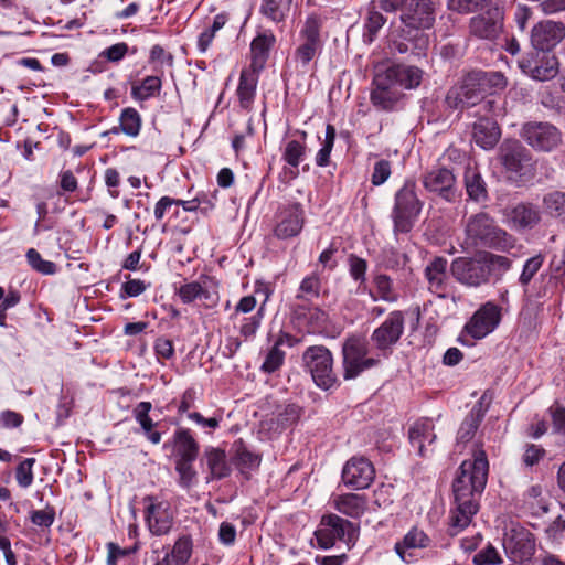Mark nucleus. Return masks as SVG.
Listing matches in <instances>:
<instances>
[{"instance_id":"nucleus-1","label":"nucleus","mask_w":565,"mask_h":565,"mask_svg":"<svg viewBox=\"0 0 565 565\" xmlns=\"http://www.w3.org/2000/svg\"><path fill=\"white\" fill-rule=\"evenodd\" d=\"M422 77L420 68L403 64L377 72L373 78L371 103L381 110H393L404 96L403 89L419 86Z\"/></svg>"},{"instance_id":"nucleus-2","label":"nucleus","mask_w":565,"mask_h":565,"mask_svg":"<svg viewBox=\"0 0 565 565\" xmlns=\"http://www.w3.org/2000/svg\"><path fill=\"white\" fill-rule=\"evenodd\" d=\"M466 243L470 246H484L500 252H510L515 247L516 238L497 225L494 218L486 212L468 217L465 227Z\"/></svg>"},{"instance_id":"nucleus-3","label":"nucleus","mask_w":565,"mask_h":565,"mask_svg":"<svg viewBox=\"0 0 565 565\" xmlns=\"http://www.w3.org/2000/svg\"><path fill=\"white\" fill-rule=\"evenodd\" d=\"M489 473V461L484 450L479 449L471 459L461 462L452 482L454 497L480 499Z\"/></svg>"},{"instance_id":"nucleus-4","label":"nucleus","mask_w":565,"mask_h":565,"mask_svg":"<svg viewBox=\"0 0 565 565\" xmlns=\"http://www.w3.org/2000/svg\"><path fill=\"white\" fill-rule=\"evenodd\" d=\"M423 209V202L416 193V182L406 180L394 195L391 217L395 235L406 234L414 227Z\"/></svg>"},{"instance_id":"nucleus-5","label":"nucleus","mask_w":565,"mask_h":565,"mask_svg":"<svg viewBox=\"0 0 565 565\" xmlns=\"http://www.w3.org/2000/svg\"><path fill=\"white\" fill-rule=\"evenodd\" d=\"M381 354L369 356V343L363 337L352 335L342 345V366L344 380H353L364 371L377 366Z\"/></svg>"},{"instance_id":"nucleus-6","label":"nucleus","mask_w":565,"mask_h":565,"mask_svg":"<svg viewBox=\"0 0 565 565\" xmlns=\"http://www.w3.org/2000/svg\"><path fill=\"white\" fill-rule=\"evenodd\" d=\"M315 536L321 548H330L338 541L343 542L350 548L358 539V529L352 522L337 514H327L321 518Z\"/></svg>"},{"instance_id":"nucleus-7","label":"nucleus","mask_w":565,"mask_h":565,"mask_svg":"<svg viewBox=\"0 0 565 565\" xmlns=\"http://www.w3.org/2000/svg\"><path fill=\"white\" fill-rule=\"evenodd\" d=\"M302 361L317 386L322 390H329L334 386L337 375L333 372V358L326 347H309L303 352Z\"/></svg>"},{"instance_id":"nucleus-8","label":"nucleus","mask_w":565,"mask_h":565,"mask_svg":"<svg viewBox=\"0 0 565 565\" xmlns=\"http://www.w3.org/2000/svg\"><path fill=\"white\" fill-rule=\"evenodd\" d=\"M509 180L519 182L532 171V157L519 140H504L498 152Z\"/></svg>"},{"instance_id":"nucleus-9","label":"nucleus","mask_w":565,"mask_h":565,"mask_svg":"<svg viewBox=\"0 0 565 565\" xmlns=\"http://www.w3.org/2000/svg\"><path fill=\"white\" fill-rule=\"evenodd\" d=\"M487 95L476 71L463 77L461 83L451 87L446 95V104L452 109H463L479 104Z\"/></svg>"},{"instance_id":"nucleus-10","label":"nucleus","mask_w":565,"mask_h":565,"mask_svg":"<svg viewBox=\"0 0 565 565\" xmlns=\"http://www.w3.org/2000/svg\"><path fill=\"white\" fill-rule=\"evenodd\" d=\"M522 72L536 81L553 79L559 72V61L551 52L533 51L519 60Z\"/></svg>"},{"instance_id":"nucleus-11","label":"nucleus","mask_w":565,"mask_h":565,"mask_svg":"<svg viewBox=\"0 0 565 565\" xmlns=\"http://www.w3.org/2000/svg\"><path fill=\"white\" fill-rule=\"evenodd\" d=\"M404 313L399 310H394L390 312L382 324L372 332L371 340L383 358H387L391 354L392 348L401 339L404 332Z\"/></svg>"},{"instance_id":"nucleus-12","label":"nucleus","mask_w":565,"mask_h":565,"mask_svg":"<svg viewBox=\"0 0 565 565\" xmlns=\"http://www.w3.org/2000/svg\"><path fill=\"white\" fill-rule=\"evenodd\" d=\"M450 273L458 282L468 287H479L489 281L481 253L473 257L460 256L455 258L450 265Z\"/></svg>"},{"instance_id":"nucleus-13","label":"nucleus","mask_w":565,"mask_h":565,"mask_svg":"<svg viewBox=\"0 0 565 565\" xmlns=\"http://www.w3.org/2000/svg\"><path fill=\"white\" fill-rule=\"evenodd\" d=\"M504 11L497 3L491 2L484 12L470 19V33L479 39L494 40L503 31Z\"/></svg>"},{"instance_id":"nucleus-14","label":"nucleus","mask_w":565,"mask_h":565,"mask_svg":"<svg viewBox=\"0 0 565 565\" xmlns=\"http://www.w3.org/2000/svg\"><path fill=\"white\" fill-rule=\"evenodd\" d=\"M521 136L533 149L545 152L552 151L562 142L561 131L550 122H526L522 127Z\"/></svg>"},{"instance_id":"nucleus-15","label":"nucleus","mask_w":565,"mask_h":565,"mask_svg":"<svg viewBox=\"0 0 565 565\" xmlns=\"http://www.w3.org/2000/svg\"><path fill=\"white\" fill-rule=\"evenodd\" d=\"M542 221V211L532 202H519L502 211V222L513 231L533 230Z\"/></svg>"},{"instance_id":"nucleus-16","label":"nucleus","mask_w":565,"mask_h":565,"mask_svg":"<svg viewBox=\"0 0 565 565\" xmlns=\"http://www.w3.org/2000/svg\"><path fill=\"white\" fill-rule=\"evenodd\" d=\"M565 39V24L561 21L542 20L530 33L531 46L535 51L552 52Z\"/></svg>"},{"instance_id":"nucleus-17","label":"nucleus","mask_w":565,"mask_h":565,"mask_svg":"<svg viewBox=\"0 0 565 565\" xmlns=\"http://www.w3.org/2000/svg\"><path fill=\"white\" fill-rule=\"evenodd\" d=\"M503 546L514 561L523 562L533 555L535 540L527 529L513 524L504 533Z\"/></svg>"},{"instance_id":"nucleus-18","label":"nucleus","mask_w":565,"mask_h":565,"mask_svg":"<svg viewBox=\"0 0 565 565\" xmlns=\"http://www.w3.org/2000/svg\"><path fill=\"white\" fill-rule=\"evenodd\" d=\"M500 320V308L492 302H487L473 313L466 323L465 330L473 339H482L498 327Z\"/></svg>"},{"instance_id":"nucleus-19","label":"nucleus","mask_w":565,"mask_h":565,"mask_svg":"<svg viewBox=\"0 0 565 565\" xmlns=\"http://www.w3.org/2000/svg\"><path fill=\"white\" fill-rule=\"evenodd\" d=\"M199 443L190 429L179 428V477L186 484L196 476L192 463L198 458Z\"/></svg>"},{"instance_id":"nucleus-20","label":"nucleus","mask_w":565,"mask_h":565,"mask_svg":"<svg viewBox=\"0 0 565 565\" xmlns=\"http://www.w3.org/2000/svg\"><path fill=\"white\" fill-rule=\"evenodd\" d=\"M375 470L372 462L364 457H352L342 469V480L353 489H366L373 482Z\"/></svg>"},{"instance_id":"nucleus-21","label":"nucleus","mask_w":565,"mask_h":565,"mask_svg":"<svg viewBox=\"0 0 565 565\" xmlns=\"http://www.w3.org/2000/svg\"><path fill=\"white\" fill-rule=\"evenodd\" d=\"M303 224L305 215L300 204H291L277 213L274 234L279 239H288L298 236Z\"/></svg>"},{"instance_id":"nucleus-22","label":"nucleus","mask_w":565,"mask_h":565,"mask_svg":"<svg viewBox=\"0 0 565 565\" xmlns=\"http://www.w3.org/2000/svg\"><path fill=\"white\" fill-rule=\"evenodd\" d=\"M402 21L414 29H429L435 22L434 8L430 0H407L404 2Z\"/></svg>"},{"instance_id":"nucleus-23","label":"nucleus","mask_w":565,"mask_h":565,"mask_svg":"<svg viewBox=\"0 0 565 565\" xmlns=\"http://www.w3.org/2000/svg\"><path fill=\"white\" fill-rule=\"evenodd\" d=\"M454 508L449 515V534L457 535L463 531L479 511V499L454 497Z\"/></svg>"},{"instance_id":"nucleus-24","label":"nucleus","mask_w":565,"mask_h":565,"mask_svg":"<svg viewBox=\"0 0 565 565\" xmlns=\"http://www.w3.org/2000/svg\"><path fill=\"white\" fill-rule=\"evenodd\" d=\"M423 184L429 192L439 194L447 201L456 196V178L447 168H435L424 175Z\"/></svg>"},{"instance_id":"nucleus-25","label":"nucleus","mask_w":565,"mask_h":565,"mask_svg":"<svg viewBox=\"0 0 565 565\" xmlns=\"http://www.w3.org/2000/svg\"><path fill=\"white\" fill-rule=\"evenodd\" d=\"M307 134L301 132V140H287L282 147V160L285 166L281 171L284 180H295L299 175L298 167L306 157Z\"/></svg>"},{"instance_id":"nucleus-26","label":"nucleus","mask_w":565,"mask_h":565,"mask_svg":"<svg viewBox=\"0 0 565 565\" xmlns=\"http://www.w3.org/2000/svg\"><path fill=\"white\" fill-rule=\"evenodd\" d=\"M408 438L412 447L417 450L419 456L424 457L433 452L434 448L431 446L437 438L434 420L422 418L414 423L409 428Z\"/></svg>"},{"instance_id":"nucleus-27","label":"nucleus","mask_w":565,"mask_h":565,"mask_svg":"<svg viewBox=\"0 0 565 565\" xmlns=\"http://www.w3.org/2000/svg\"><path fill=\"white\" fill-rule=\"evenodd\" d=\"M298 343L299 339L287 332L280 331L273 347L266 353L260 370L269 374L279 370L284 364L286 356V352L282 350V347L292 348Z\"/></svg>"},{"instance_id":"nucleus-28","label":"nucleus","mask_w":565,"mask_h":565,"mask_svg":"<svg viewBox=\"0 0 565 565\" xmlns=\"http://www.w3.org/2000/svg\"><path fill=\"white\" fill-rule=\"evenodd\" d=\"M429 544V536L423 530L413 527L402 541L395 543L394 550L403 562L411 563L415 557L414 550L428 547Z\"/></svg>"},{"instance_id":"nucleus-29","label":"nucleus","mask_w":565,"mask_h":565,"mask_svg":"<svg viewBox=\"0 0 565 565\" xmlns=\"http://www.w3.org/2000/svg\"><path fill=\"white\" fill-rule=\"evenodd\" d=\"M259 72L253 67L244 68L241 72L236 95L244 109H250L255 100Z\"/></svg>"},{"instance_id":"nucleus-30","label":"nucleus","mask_w":565,"mask_h":565,"mask_svg":"<svg viewBox=\"0 0 565 565\" xmlns=\"http://www.w3.org/2000/svg\"><path fill=\"white\" fill-rule=\"evenodd\" d=\"M275 43L276 38L270 31L259 33L250 43L249 67L262 71Z\"/></svg>"},{"instance_id":"nucleus-31","label":"nucleus","mask_w":565,"mask_h":565,"mask_svg":"<svg viewBox=\"0 0 565 565\" xmlns=\"http://www.w3.org/2000/svg\"><path fill=\"white\" fill-rule=\"evenodd\" d=\"M500 128L491 119L482 118L473 125V139L483 149H492L500 139Z\"/></svg>"},{"instance_id":"nucleus-32","label":"nucleus","mask_w":565,"mask_h":565,"mask_svg":"<svg viewBox=\"0 0 565 565\" xmlns=\"http://www.w3.org/2000/svg\"><path fill=\"white\" fill-rule=\"evenodd\" d=\"M374 290L369 295L373 301L382 300L388 303H395L399 299V294L393 279L385 274H376L373 277Z\"/></svg>"},{"instance_id":"nucleus-33","label":"nucleus","mask_w":565,"mask_h":565,"mask_svg":"<svg viewBox=\"0 0 565 565\" xmlns=\"http://www.w3.org/2000/svg\"><path fill=\"white\" fill-rule=\"evenodd\" d=\"M448 262L444 257H435L425 268V277L430 291L439 294L445 290Z\"/></svg>"},{"instance_id":"nucleus-34","label":"nucleus","mask_w":565,"mask_h":565,"mask_svg":"<svg viewBox=\"0 0 565 565\" xmlns=\"http://www.w3.org/2000/svg\"><path fill=\"white\" fill-rule=\"evenodd\" d=\"M333 505L337 511L350 518L361 516L366 509V501L363 495L355 493H345L337 495L333 499Z\"/></svg>"},{"instance_id":"nucleus-35","label":"nucleus","mask_w":565,"mask_h":565,"mask_svg":"<svg viewBox=\"0 0 565 565\" xmlns=\"http://www.w3.org/2000/svg\"><path fill=\"white\" fill-rule=\"evenodd\" d=\"M152 408L150 402H140L134 408V417L141 426L143 434L152 444H159L161 440V434L159 431H154L153 427L157 426L150 417L149 413Z\"/></svg>"},{"instance_id":"nucleus-36","label":"nucleus","mask_w":565,"mask_h":565,"mask_svg":"<svg viewBox=\"0 0 565 565\" xmlns=\"http://www.w3.org/2000/svg\"><path fill=\"white\" fill-rule=\"evenodd\" d=\"M205 457L213 478L222 479L230 475L231 468L223 449L210 447L205 450Z\"/></svg>"},{"instance_id":"nucleus-37","label":"nucleus","mask_w":565,"mask_h":565,"mask_svg":"<svg viewBox=\"0 0 565 565\" xmlns=\"http://www.w3.org/2000/svg\"><path fill=\"white\" fill-rule=\"evenodd\" d=\"M149 529L157 535L166 534L173 525V515L161 505L152 508L148 514Z\"/></svg>"},{"instance_id":"nucleus-38","label":"nucleus","mask_w":565,"mask_h":565,"mask_svg":"<svg viewBox=\"0 0 565 565\" xmlns=\"http://www.w3.org/2000/svg\"><path fill=\"white\" fill-rule=\"evenodd\" d=\"M483 418V413L481 408H472L469 414L462 420L458 433H457V443L466 444L470 441Z\"/></svg>"},{"instance_id":"nucleus-39","label":"nucleus","mask_w":565,"mask_h":565,"mask_svg":"<svg viewBox=\"0 0 565 565\" xmlns=\"http://www.w3.org/2000/svg\"><path fill=\"white\" fill-rule=\"evenodd\" d=\"M467 194L473 201H482L487 198L486 183L477 169L468 167L465 172Z\"/></svg>"},{"instance_id":"nucleus-40","label":"nucleus","mask_w":565,"mask_h":565,"mask_svg":"<svg viewBox=\"0 0 565 565\" xmlns=\"http://www.w3.org/2000/svg\"><path fill=\"white\" fill-rule=\"evenodd\" d=\"M289 9V4L285 0H262L259 12L269 21L278 24L285 22Z\"/></svg>"},{"instance_id":"nucleus-41","label":"nucleus","mask_w":565,"mask_h":565,"mask_svg":"<svg viewBox=\"0 0 565 565\" xmlns=\"http://www.w3.org/2000/svg\"><path fill=\"white\" fill-rule=\"evenodd\" d=\"M386 19L379 12L372 2L367 10V15L364 23L363 41L371 44L377 35V32L385 24Z\"/></svg>"},{"instance_id":"nucleus-42","label":"nucleus","mask_w":565,"mask_h":565,"mask_svg":"<svg viewBox=\"0 0 565 565\" xmlns=\"http://www.w3.org/2000/svg\"><path fill=\"white\" fill-rule=\"evenodd\" d=\"M326 17L319 13H310L299 32L300 40H307L309 42H316L321 44L320 31L322 29Z\"/></svg>"},{"instance_id":"nucleus-43","label":"nucleus","mask_w":565,"mask_h":565,"mask_svg":"<svg viewBox=\"0 0 565 565\" xmlns=\"http://www.w3.org/2000/svg\"><path fill=\"white\" fill-rule=\"evenodd\" d=\"M544 211L552 217L565 216V192L551 191L542 200Z\"/></svg>"},{"instance_id":"nucleus-44","label":"nucleus","mask_w":565,"mask_h":565,"mask_svg":"<svg viewBox=\"0 0 565 565\" xmlns=\"http://www.w3.org/2000/svg\"><path fill=\"white\" fill-rule=\"evenodd\" d=\"M524 502L534 514L546 513L548 508L540 484L531 486L523 494Z\"/></svg>"},{"instance_id":"nucleus-45","label":"nucleus","mask_w":565,"mask_h":565,"mask_svg":"<svg viewBox=\"0 0 565 565\" xmlns=\"http://www.w3.org/2000/svg\"><path fill=\"white\" fill-rule=\"evenodd\" d=\"M480 253L489 277L492 274L502 275L505 271H508L512 266L511 259H509L505 256L497 255L490 252Z\"/></svg>"},{"instance_id":"nucleus-46","label":"nucleus","mask_w":565,"mask_h":565,"mask_svg":"<svg viewBox=\"0 0 565 565\" xmlns=\"http://www.w3.org/2000/svg\"><path fill=\"white\" fill-rule=\"evenodd\" d=\"M264 295H265V299H264V302L263 305L260 306V308L258 309V311L254 315V316H250V317H247L243 320L242 324H241V328H239V333L245 338V339H250V338H254L257 330L259 329L260 327V323H262V319H263V311H264V305L265 302L267 301V299L269 298V291H268V288L265 287L264 290H263Z\"/></svg>"},{"instance_id":"nucleus-47","label":"nucleus","mask_w":565,"mask_h":565,"mask_svg":"<svg viewBox=\"0 0 565 565\" xmlns=\"http://www.w3.org/2000/svg\"><path fill=\"white\" fill-rule=\"evenodd\" d=\"M492 0H447V9L458 14H469L484 10Z\"/></svg>"},{"instance_id":"nucleus-48","label":"nucleus","mask_w":565,"mask_h":565,"mask_svg":"<svg viewBox=\"0 0 565 565\" xmlns=\"http://www.w3.org/2000/svg\"><path fill=\"white\" fill-rule=\"evenodd\" d=\"M179 297L182 302L191 303L195 300L209 299L210 294L200 281H191L179 288Z\"/></svg>"},{"instance_id":"nucleus-49","label":"nucleus","mask_w":565,"mask_h":565,"mask_svg":"<svg viewBox=\"0 0 565 565\" xmlns=\"http://www.w3.org/2000/svg\"><path fill=\"white\" fill-rule=\"evenodd\" d=\"M121 130L131 137H136L141 127V118L139 113L134 108H125L120 116Z\"/></svg>"},{"instance_id":"nucleus-50","label":"nucleus","mask_w":565,"mask_h":565,"mask_svg":"<svg viewBox=\"0 0 565 565\" xmlns=\"http://www.w3.org/2000/svg\"><path fill=\"white\" fill-rule=\"evenodd\" d=\"M235 465L241 469L242 472L245 470L256 469L260 463V457L249 451L242 444L236 446L235 452Z\"/></svg>"},{"instance_id":"nucleus-51","label":"nucleus","mask_w":565,"mask_h":565,"mask_svg":"<svg viewBox=\"0 0 565 565\" xmlns=\"http://www.w3.org/2000/svg\"><path fill=\"white\" fill-rule=\"evenodd\" d=\"M161 81L157 76L146 77L140 85H134L131 95L134 98L145 100L152 96L160 87Z\"/></svg>"},{"instance_id":"nucleus-52","label":"nucleus","mask_w":565,"mask_h":565,"mask_svg":"<svg viewBox=\"0 0 565 565\" xmlns=\"http://www.w3.org/2000/svg\"><path fill=\"white\" fill-rule=\"evenodd\" d=\"M321 281L318 275L312 274L305 277L299 286L298 299H313L320 296Z\"/></svg>"},{"instance_id":"nucleus-53","label":"nucleus","mask_w":565,"mask_h":565,"mask_svg":"<svg viewBox=\"0 0 565 565\" xmlns=\"http://www.w3.org/2000/svg\"><path fill=\"white\" fill-rule=\"evenodd\" d=\"M26 259L30 266L43 275H53L56 271V265L53 262L45 260L34 248H30L26 253Z\"/></svg>"},{"instance_id":"nucleus-54","label":"nucleus","mask_w":565,"mask_h":565,"mask_svg":"<svg viewBox=\"0 0 565 565\" xmlns=\"http://www.w3.org/2000/svg\"><path fill=\"white\" fill-rule=\"evenodd\" d=\"M320 47L321 44L319 43L301 40V44L295 51V58L302 66H306L313 60Z\"/></svg>"},{"instance_id":"nucleus-55","label":"nucleus","mask_w":565,"mask_h":565,"mask_svg":"<svg viewBox=\"0 0 565 565\" xmlns=\"http://www.w3.org/2000/svg\"><path fill=\"white\" fill-rule=\"evenodd\" d=\"M34 458H26L15 469V479L21 488H29L33 482Z\"/></svg>"},{"instance_id":"nucleus-56","label":"nucleus","mask_w":565,"mask_h":565,"mask_svg":"<svg viewBox=\"0 0 565 565\" xmlns=\"http://www.w3.org/2000/svg\"><path fill=\"white\" fill-rule=\"evenodd\" d=\"M544 263V257L542 254H537L531 258H529L522 269V273L519 277V281L522 286H527L532 278L536 275V273L541 269Z\"/></svg>"},{"instance_id":"nucleus-57","label":"nucleus","mask_w":565,"mask_h":565,"mask_svg":"<svg viewBox=\"0 0 565 565\" xmlns=\"http://www.w3.org/2000/svg\"><path fill=\"white\" fill-rule=\"evenodd\" d=\"M480 82L483 84L487 94L491 88L502 89L507 85V79L503 74L499 72H482L476 71Z\"/></svg>"},{"instance_id":"nucleus-58","label":"nucleus","mask_w":565,"mask_h":565,"mask_svg":"<svg viewBox=\"0 0 565 565\" xmlns=\"http://www.w3.org/2000/svg\"><path fill=\"white\" fill-rule=\"evenodd\" d=\"M107 547V565H118L120 559H125L132 555L136 552V547H120L118 544L114 542H109L106 545Z\"/></svg>"},{"instance_id":"nucleus-59","label":"nucleus","mask_w":565,"mask_h":565,"mask_svg":"<svg viewBox=\"0 0 565 565\" xmlns=\"http://www.w3.org/2000/svg\"><path fill=\"white\" fill-rule=\"evenodd\" d=\"M392 173L391 162L388 160H380L374 164L371 182L373 185L379 186L385 183Z\"/></svg>"},{"instance_id":"nucleus-60","label":"nucleus","mask_w":565,"mask_h":565,"mask_svg":"<svg viewBox=\"0 0 565 565\" xmlns=\"http://www.w3.org/2000/svg\"><path fill=\"white\" fill-rule=\"evenodd\" d=\"M349 266H350V275L356 281L364 282L367 270V263L365 259L358 257L355 255H351L349 257Z\"/></svg>"},{"instance_id":"nucleus-61","label":"nucleus","mask_w":565,"mask_h":565,"mask_svg":"<svg viewBox=\"0 0 565 565\" xmlns=\"http://www.w3.org/2000/svg\"><path fill=\"white\" fill-rule=\"evenodd\" d=\"M545 456V449L539 445L527 444L522 457V461L526 467H533L539 463Z\"/></svg>"},{"instance_id":"nucleus-62","label":"nucleus","mask_w":565,"mask_h":565,"mask_svg":"<svg viewBox=\"0 0 565 565\" xmlns=\"http://www.w3.org/2000/svg\"><path fill=\"white\" fill-rule=\"evenodd\" d=\"M473 562L477 565H495L501 563V558L493 546H487L475 555Z\"/></svg>"},{"instance_id":"nucleus-63","label":"nucleus","mask_w":565,"mask_h":565,"mask_svg":"<svg viewBox=\"0 0 565 565\" xmlns=\"http://www.w3.org/2000/svg\"><path fill=\"white\" fill-rule=\"evenodd\" d=\"M54 520L55 512L53 509L35 510L31 513V521L38 526L50 527Z\"/></svg>"},{"instance_id":"nucleus-64","label":"nucleus","mask_w":565,"mask_h":565,"mask_svg":"<svg viewBox=\"0 0 565 565\" xmlns=\"http://www.w3.org/2000/svg\"><path fill=\"white\" fill-rule=\"evenodd\" d=\"M553 429L557 434L565 435V407L556 406L550 408Z\"/></svg>"}]
</instances>
